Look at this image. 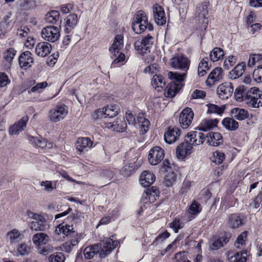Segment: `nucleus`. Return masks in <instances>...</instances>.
<instances>
[{
	"label": "nucleus",
	"mask_w": 262,
	"mask_h": 262,
	"mask_svg": "<svg viewBox=\"0 0 262 262\" xmlns=\"http://www.w3.org/2000/svg\"><path fill=\"white\" fill-rule=\"evenodd\" d=\"M209 6V2L205 1L196 7L195 20L197 24L196 30L199 31L200 35L204 34L208 27V21L207 15L208 14Z\"/></svg>",
	"instance_id": "obj_1"
},
{
	"label": "nucleus",
	"mask_w": 262,
	"mask_h": 262,
	"mask_svg": "<svg viewBox=\"0 0 262 262\" xmlns=\"http://www.w3.org/2000/svg\"><path fill=\"white\" fill-rule=\"evenodd\" d=\"M134 21L132 24V29L137 34H141L146 29L151 31L154 30L153 25L148 20V17L142 10L138 11L134 17Z\"/></svg>",
	"instance_id": "obj_2"
},
{
	"label": "nucleus",
	"mask_w": 262,
	"mask_h": 262,
	"mask_svg": "<svg viewBox=\"0 0 262 262\" xmlns=\"http://www.w3.org/2000/svg\"><path fill=\"white\" fill-rule=\"evenodd\" d=\"M231 236V232L228 231H222L212 235L208 242L209 250L216 251L223 248L228 244Z\"/></svg>",
	"instance_id": "obj_3"
},
{
	"label": "nucleus",
	"mask_w": 262,
	"mask_h": 262,
	"mask_svg": "<svg viewBox=\"0 0 262 262\" xmlns=\"http://www.w3.org/2000/svg\"><path fill=\"white\" fill-rule=\"evenodd\" d=\"M178 166L170 163L168 159L163 160L161 169L164 171V184L167 187L171 186L176 181L177 177Z\"/></svg>",
	"instance_id": "obj_4"
},
{
	"label": "nucleus",
	"mask_w": 262,
	"mask_h": 262,
	"mask_svg": "<svg viewBox=\"0 0 262 262\" xmlns=\"http://www.w3.org/2000/svg\"><path fill=\"white\" fill-rule=\"evenodd\" d=\"M124 37L122 34L117 35L114 38V42L112 46L110 48V51L112 53H114V55L116 56V54H119L118 57L113 61L112 67H116L117 64L124 61L125 56L124 53L120 52V51L123 47Z\"/></svg>",
	"instance_id": "obj_5"
},
{
	"label": "nucleus",
	"mask_w": 262,
	"mask_h": 262,
	"mask_svg": "<svg viewBox=\"0 0 262 262\" xmlns=\"http://www.w3.org/2000/svg\"><path fill=\"white\" fill-rule=\"evenodd\" d=\"M245 101L249 107L258 108L262 106V91L256 87L249 89L245 97Z\"/></svg>",
	"instance_id": "obj_6"
},
{
	"label": "nucleus",
	"mask_w": 262,
	"mask_h": 262,
	"mask_svg": "<svg viewBox=\"0 0 262 262\" xmlns=\"http://www.w3.org/2000/svg\"><path fill=\"white\" fill-rule=\"evenodd\" d=\"M154 37L148 34L143 37L141 40H138L134 43V47L138 52L142 55L149 53L153 45Z\"/></svg>",
	"instance_id": "obj_7"
},
{
	"label": "nucleus",
	"mask_w": 262,
	"mask_h": 262,
	"mask_svg": "<svg viewBox=\"0 0 262 262\" xmlns=\"http://www.w3.org/2000/svg\"><path fill=\"white\" fill-rule=\"evenodd\" d=\"M41 35L45 40L50 42H55L60 36L59 29L54 26L44 27L41 30Z\"/></svg>",
	"instance_id": "obj_8"
},
{
	"label": "nucleus",
	"mask_w": 262,
	"mask_h": 262,
	"mask_svg": "<svg viewBox=\"0 0 262 262\" xmlns=\"http://www.w3.org/2000/svg\"><path fill=\"white\" fill-rule=\"evenodd\" d=\"M68 107L64 104H57L49 113L50 119L54 122L62 120L68 114Z\"/></svg>",
	"instance_id": "obj_9"
},
{
	"label": "nucleus",
	"mask_w": 262,
	"mask_h": 262,
	"mask_svg": "<svg viewBox=\"0 0 262 262\" xmlns=\"http://www.w3.org/2000/svg\"><path fill=\"white\" fill-rule=\"evenodd\" d=\"M165 150L159 146L153 147L149 151L148 160L152 165H157L164 159Z\"/></svg>",
	"instance_id": "obj_10"
},
{
	"label": "nucleus",
	"mask_w": 262,
	"mask_h": 262,
	"mask_svg": "<svg viewBox=\"0 0 262 262\" xmlns=\"http://www.w3.org/2000/svg\"><path fill=\"white\" fill-rule=\"evenodd\" d=\"M194 117V113L190 107H185L179 115V122L183 129L188 128L191 125Z\"/></svg>",
	"instance_id": "obj_11"
},
{
	"label": "nucleus",
	"mask_w": 262,
	"mask_h": 262,
	"mask_svg": "<svg viewBox=\"0 0 262 262\" xmlns=\"http://www.w3.org/2000/svg\"><path fill=\"white\" fill-rule=\"evenodd\" d=\"M181 130L176 126H168L164 134L165 142L171 144L177 141L181 136Z\"/></svg>",
	"instance_id": "obj_12"
},
{
	"label": "nucleus",
	"mask_w": 262,
	"mask_h": 262,
	"mask_svg": "<svg viewBox=\"0 0 262 262\" xmlns=\"http://www.w3.org/2000/svg\"><path fill=\"white\" fill-rule=\"evenodd\" d=\"M184 140L189 142L191 146L202 144L205 141V135L203 133L194 130L188 133L184 137Z\"/></svg>",
	"instance_id": "obj_13"
},
{
	"label": "nucleus",
	"mask_w": 262,
	"mask_h": 262,
	"mask_svg": "<svg viewBox=\"0 0 262 262\" xmlns=\"http://www.w3.org/2000/svg\"><path fill=\"white\" fill-rule=\"evenodd\" d=\"M105 127L112 129L117 132H124L127 127L126 122L125 118L118 117L114 121H104Z\"/></svg>",
	"instance_id": "obj_14"
},
{
	"label": "nucleus",
	"mask_w": 262,
	"mask_h": 262,
	"mask_svg": "<svg viewBox=\"0 0 262 262\" xmlns=\"http://www.w3.org/2000/svg\"><path fill=\"white\" fill-rule=\"evenodd\" d=\"M18 62L22 69L24 70L29 69L34 63L32 54L29 51L22 52L18 56Z\"/></svg>",
	"instance_id": "obj_15"
},
{
	"label": "nucleus",
	"mask_w": 262,
	"mask_h": 262,
	"mask_svg": "<svg viewBox=\"0 0 262 262\" xmlns=\"http://www.w3.org/2000/svg\"><path fill=\"white\" fill-rule=\"evenodd\" d=\"M234 88L231 82H224L217 87L216 91L219 97L223 100L228 99L233 94Z\"/></svg>",
	"instance_id": "obj_16"
},
{
	"label": "nucleus",
	"mask_w": 262,
	"mask_h": 262,
	"mask_svg": "<svg viewBox=\"0 0 262 262\" xmlns=\"http://www.w3.org/2000/svg\"><path fill=\"white\" fill-rule=\"evenodd\" d=\"M224 76V71L222 68H215L209 74L206 80V84L208 86L214 85L222 79Z\"/></svg>",
	"instance_id": "obj_17"
},
{
	"label": "nucleus",
	"mask_w": 262,
	"mask_h": 262,
	"mask_svg": "<svg viewBox=\"0 0 262 262\" xmlns=\"http://www.w3.org/2000/svg\"><path fill=\"white\" fill-rule=\"evenodd\" d=\"M190 62L189 59L183 56H174L171 58L170 64L174 69L184 70L188 69L189 67Z\"/></svg>",
	"instance_id": "obj_18"
},
{
	"label": "nucleus",
	"mask_w": 262,
	"mask_h": 262,
	"mask_svg": "<svg viewBox=\"0 0 262 262\" xmlns=\"http://www.w3.org/2000/svg\"><path fill=\"white\" fill-rule=\"evenodd\" d=\"M117 241L113 239V236L108 238L99 252L100 257L101 258H105L107 255L117 246Z\"/></svg>",
	"instance_id": "obj_19"
},
{
	"label": "nucleus",
	"mask_w": 262,
	"mask_h": 262,
	"mask_svg": "<svg viewBox=\"0 0 262 262\" xmlns=\"http://www.w3.org/2000/svg\"><path fill=\"white\" fill-rule=\"evenodd\" d=\"M192 149V146H191V144L184 140L176 148V152L177 158L181 160L185 159L187 156L190 155Z\"/></svg>",
	"instance_id": "obj_20"
},
{
	"label": "nucleus",
	"mask_w": 262,
	"mask_h": 262,
	"mask_svg": "<svg viewBox=\"0 0 262 262\" xmlns=\"http://www.w3.org/2000/svg\"><path fill=\"white\" fill-rule=\"evenodd\" d=\"M152 8L155 22L159 26L164 25L166 22V18L163 8L158 4H155Z\"/></svg>",
	"instance_id": "obj_21"
},
{
	"label": "nucleus",
	"mask_w": 262,
	"mask_h": 262,
	"mask_svg": "<svg viewBox=\"0 0 262 262\" xmlns=\"http://www.w3.org/2000/svg\"><path fill=\"white\" fill-rule=\"evenodd\" d=\"M205 141L210 146H218L223 143L221 134L217 132H210L205 135Z\"/></svg>",
	"instance_id": "obj_22"
},
{
	"label": "nucleus",
	"mask_w": 262,
	"mask_h": 262,
	"mask_svg": "<svg viewBox=\"0 0 262 262\" xmlns=\"http://www.w3.org/2000/svg\"><path fill=\"white\" fill-rule=\"evenodd\" d=\"M29 117L28 116H25L15 122L13 125L9 127V134L10 135H18L26 126Z\"/></svg>",
	"instance_id": "obj_23"
},
{
	"label": "nucleus",
	"mask_w": 262,
	"mask_h": 262,
	"mask_svg": "<svg viewBox=\"0 0 262 262\" xmlns=\"http://www.w3.org/2000/svg\"><path fill=\"white\" fill-rule=\"evenodd\" d=\"M68 222L66 221L59 224L55 230V233L58 234L62 233L63 237L74 234L75 231L74 230L73 224H69Z\"/></svg>",
	"instance_id": "obj_24"
},
{
	"label": "nucleus",
	"mask_w": 262,
	"mask_h": 262,
	"mask_svg": "<svg viewBox=\"0 0 262 262\" xmlns=\"http://www.w3.org/2000/svg\"><path fill=\"white\" fill-rule=\"evenodd\" d=\"M146 194L149 200V203H147L148 201L145 202L143 206H141L140 209L137 211V215L140 216L142 214L144 210L146 208V205H149L150 203H154L156 200V197H159V191L154 187H151L150 189H148L146 190Z\"/></svg>",
	"instance_id": "obj_25"
},
{
	"label": "nucleus",
	"mask_w": 262,
	"mask_h": 262,
	"mask_svg": "<svg viewBox=\"0 0 262 262\" xmlns=\"http://www.w3.org/2000/svg\"><path fill=\"white\" fill-rule=\"evenodd\" d=\"M93 142L88 137H79L75 144L76 149L81 154L92 147Z\"/></svg>",
	"instance_id": "obj_26"
},
{
	"label": "nucleus",
	"mask_w": 262,
	"mask_h": 262,
	"mask_svg": "<svg viewBox=\"0 0 262 262\" xmlns=\"http://www.w3.org/2000/svg\"><path fill=\"white\" fill-rule=\"evenodd\" d=\"M202 211V206L197 201L194 200L187 208L186 212L189 214V221L195 219Z\"/></svg>",
	"instance_id": "obj_27"
},
{
	"label": "nucleus",
	"mask_w": 262,
	"mask_h": 262,
	"mask_svg": "<svg viewBox=\"0 0 262 262\" xmlns=\"http://www.w3.org/2000/svg\"><path fill=\"white\" fill-rule=\"evenodd\" d=\"M64 32L67 34L70 33L77 25L79 18L77 15L75 13H71L65 18Z\"/></svg>",
	"instance_id": "obj_28"
},
{
	"label": "nucleus",
	"mask_w": 262,
	"mask_h": 262,
	"mask_svg": "<svg viewBox=\"0 0 262 262\" xmlns=\"http://www.w3.org/2000/svg\"><path fill=\"white\" fill-rule=\"evenodd\" d=\"M244 224L243 217L239 213H234L229 216L227 224L229 227L235 229L240 227Z\"/></svg>",
	"instance_id": "obj_29"
},
{
	"label": "nucleus",
	"mask_w": 262,
	"mask_h": 262,
	"mask_svg": "<svg viewBox=\"0 0 262 262\" xmlns=\"http://www.w3.org/2000/svg\"><path fill=\"white\" fill-rule=\"evenodd\" d=\"M29 141L35 146L42 149H50L53 147V143L48 142L41 137H29Z\"/></svg>",
	"instance_id": "obj_30"
},
{
	"label": "nucleus",
	"mask_w": 262,
	"mask_h": 262,
	"mask_svg": "<svg viewBox=\"0 0 262 262\" xmlns=\"http://www.w3.org/2000/svg\"><path fill=\"white\" fill-rule=\"evenodd\" d=\"M155 174L147 170L143 171L140 176L141 185L144 187H149L155 181Z\"/></svg>",
	"instance_id": "obj_31"
},
{
	"label": "nucleus",
	"mask_w": 262,
	"mask_h": 262,
	"mask_svg": "<svg viewBox=\"0 0 262 262\" xmlns=\"http://www.w3.org/2000/svg\"><path fill=\"white\" fill-rule=\"evenodd\" d=\"M52 50L51 45L47 41L38 43L35 48V53L40 57H46L48 55Z\"/></svg>",
	"instance_id": "obj_32"
},
{
	"label": "nucleus",
	"mask_w": 262,
	"mask_h": 262,
	"mask_svg": "<svg viewBox=\"0 0 262 262\" xmlns=\"http://www.w3.org/2000/svg\"><path fill=\"white\" fill-rule=\"evenodd\" d=\"M219 121L217 119H203L197 128L201 132H206L213 129L217 126Z\"/></svg>",
	"instance_id": "obj_33"
},
{
	"label": "nucleus",
	"mask_w": 262,
	"mask_h": 262,
	"mask_svg": "<svg viewBox=\"0 0 262 262\" xmlns=\"http://www.w3.org/2000/svg\"><path fill=\"white\" fill-rule=\"evenodd\" d=\"M184 84H177L175 81L170 82L165 89L164 95L166 97L172 98L182 89Z\"/></svg>",
	"instance_id": "obj_34"
},
{
	"label": "nucleus",
	"mask_w": 262,
	"mask_h": 262,
	"mask_svg": "<svg viewBox=\"0 0 262 262\" xmlns=\"http://www.w3.org/2000/svg\"><path fill=\"white\" fill-rule=\"evenodd\" d=\"M230 113L232 117L238 121L249 119V112L244 108L234 107L231 110Z\"/></svg>",
	"instance_id": "obj_35"
},
{
	"label": "nucleus",
	"mask_w": 262,
	"mask_h": 262,
	"mask_svg": "<svg viewBox=\"0 0 262 262\" xmlns=\"http://www.w3.org/2000/svg\"><path fill=\"white\" fill-rule=\"evenodd\" d=\"M137 124H138L140 134L144 135L149 129L150 122L146 119L143 114H139L137 118Z\"/></svg>",
	"instance_id": "obj_36"
},
{
	"label": "nucleus",
	"mask_w": 262,
	"mask_h": 262,
	"mask_svg": "<svg viewBox=\"0 0 262 262\" xmlns=\"http://www.w3.org/2000/svg\"><path fill=\"white\" fill-rule=\"evenodd\" d=\"M151 83L154 89L158 92L163 90L166 85L165 78L161 74H155L153 76Z\"/></svg>",
	"instance_id": "obj_37"
},
{
	"label": "nucleus",
	"mask_w": 262,
	"mask_h": 262,
	"mask_svg": "<svg viewBox=\"0 0 262 262\" xmlns=\"http://www.w3.org/2000/svg\"><path fill=\"white\" fill-rule=\"evenodd\" d=\"M17 51L13 48L6 49L3 53V62L6 66L10 67L13 63V60L16 56Z\"/></svg>",
	"instance_id": "obj_38"
},
{
	"label": "nucleus",
	"mask_w": 262,
	"mask_h": 262,
	"mask_svg": "<svg viewBox=\"0 0 262 262\" xmlns=\"http://www.w3.org/2000/svg\"><path fill=\"white\" fill-rule=\"evenodd\" d=\"M45 20L47 23L52 24L60 25V13L58 11L52 10L48 12L45 17Z\"/></svg>",
	"instance_id": "obj_39"
},
{
	"label": "nucleus",
	"mask_w": 262,
	"mask_h": 262,
	"mask_svg": "<svg viewBox=\"0 0 262 262\" xmlns=\"http://www.w3.org/2000/svg\"><path fill=\"white\" fill-rule=\"evenodd\" d=\"M101 245L100 244L92 245L86 247L83 250V254L85 258L91 259L94 256L100 251Z\"/></svg>",
	"instance_id": "obj_40"
},
{
	"label": "nucleus",
	"mask_w": 262,
	"mask_h": 262,
	"mask_svg": "<svg viewBox=\"0 0 262 262\" xmlns=\"http://www.w3.org/2000/svg\"><path fill=\"white\" fill-rule=\"evenodd\" d=\"M211 64H209V58L208 57L203 58L199 62L198 68V74L199 76L205 75L209 70Z\"/></svg>",
	"instance_id": "obj_41"
},
{
	"label": "nucleus",
	"mask_w": 262,
	"mask_h": 262,
	"mask_svg": "<svg viewBox=\"0 0 262 262\" xmlns=\"http://www.w3.org/2000/svg\"><path fill=\"white\" fill-rule=\"evenodd\" d=\"M246 64L242 62L236 65L229 73V77L232 79H236L241 77L245 72Z\"/></svg>",
	"instance_id": "obj_42"
},
{
	"label": "nucleus",
	"mask_w": 262,
	"mask_h": 262,
	"mask_svg": "<svg viewBox=\"0 0 262 262\" xmlns=\"http://www.w3.org/2000/svg\"><path fill=\"white\" fill-rule=\"evenodd\" d=\"M222 124L226 129L230 131L235 130L239 127L238 122L232 117L225 118L222 121Z\"/></svg>",
	"instance_id": "obj_43"
},
{
	"label": "nucleus",
	"mask_w": 262,
	"mask_h": 262,
	"mask_svg": "<svg viewBox=\"0 0 262 262\" xmlns=\"http://www.w3.org/2000/svg\"><path fill=\"white\" fill-rule=\"evenodd\" d=\"M50 240L49 236L45 233L40 232L33 235L32 241L37 245H46Z\"/></svg>",
	"instance_id": "obj_44"
},
{
	"label": "nucleus",
	"mask_w": 262,
	"mask_h": 262,
	"mask_svg": "<svg viewBox=\"0 0 262 262\" xmlns=\"http://www.w3.org/2000/svg\"><path fill=\"white\" fill-rule=\"evenodd\" d=\"M224 55V51L222 48L215 47L210 52L209 58L212 61L216 62L223 59Z\"/></svg>",
	"instance_id": "obj_45"
},
{
	"label": "nucleus",
	"mask_w": 262,
	"mask_h": 262,
	"mask_svg": "<svg viewBox=\"0 0 262 262\" xmlns=\"http://www.w3.org/2000/svg\"><path fill=\"white\" fill-rule=\"evenodd\" d=\"M249 90V89L244 85L238 86L234 93L235 99L239 102L245 101V97Z\"/></svg>",
	"instance_id": "obj_46"
},
{
	"label": "nucleus",
	"mask_w": 262,
	"mask_h": 262,
	"mask_svg": "<svg viewBox=\"0 0 262 262\" xmlns=\"http://www.w3.org/2000/svg\"><path fill=\"white\" fill-rule=\"evenodd\" d=\"M103 110H104L106 118L112 119L116 116L120 112V108L116 104L107 105L106 107L104 106Z\"/></svg>",
	"instance_id": "obj_47"
},
{
	"label": "nucleus",
	"mask_w": 262,
	"mask_h": 262,
	"mask_svg": "<svg viewBox=\"0 0 262 262\" xmlns=\"http://www.w3.org/2000/svg\"><path fill=\"white\" fill-rule=\"evenodd\" d=\"M137 169V167L135 165V163H130L126 164L120 170V174L124 177H129L133 174Z\"/></svg>",
	"instance_id": "obj_48"
},
{
	"label": "nucleus",
	"mask_w": 262,
	"mask_h": 262,
	"mask_svg": "<svg viewBox=\"0 0 262 262\" xmlns=\"http://www.w3.org/2000/svg\"><path fill=\"white\" fill-rule=\"evenodd\" d=\"M206 106L208 107L207 113L216 114L219 115H221L224 113L226 108L224 105L219 106L212 103H209Z\"/></svg>",
	"instance_id": "obj_49"
},
{
	"label": "nucleus",
	"mask_w": 262,
	"mask_h": 262,
	"mask_svg": "<svg viewBox=\"0 0 262 262\" xmlns=\"http://www.w3.org/2000/svg\"><path fill=\"white\" fill-rule=\"evenodd\" d=\"M185 76V74H179L172 72L168 73L169 78L172 80V81L176 82L177 84H183L182 82L184 81Z\"/></svg>",
	"instance_id": "obj_50"
},
{
	"label": "nucleus",
	"mask_w": 262,
	"mask_h": 262,
	"mask_svg": "<svg viewBox=\"0 0 262 262\" xmlns=\"http://www.w3.org/2000/svg\"><path fill=\"white\" fill-rule=\"evenodd\" d=\"M225 159V154L220 151H216L213 153L211 160L217 164H221Z\"/></svg>",
	"instance_id": "obj_51"
},
{
	"label": "nucleus",
	"mask_w": 262,
	"mask_h": 262,
	"mask_svg": "<svg viewBox=\"0 0 262 262\" xmlns=\"http://www.w3.org/2000/svg\"><path fill=\"white\" fill-rule=\"evenodd\" d=\"M247 251H243L241 253H236L231 258L230 262H246L247 261Z\"/></svg>",
	"instance_id": "obj_52"
},
{
	"label": "nucleus",
	"mask_w": 262,
	"mask_h": 262,
	"mask_svg": "<svg viewBox=\"0 0 262 262\" xmlns=\"http://www.w3.org/2000/svg\"><path fill=\"white\" fill-rule=\"evenodd\" d=\"M170 236V233H169L167 230H165L164 232L159 233L155 238L153 242V244L157 245L159 244H161Z\"/></svg>",
	"instance_id": "obj_53"
},
{
	"label": "nucleus",
	"mask_w": 262,
	"mask_h": 262,
	"mask_svg": "<svg viewBox=\"0 0 262 262\" xmlns=\"http://www.w3.org/2000/svg\"><path fill=\"white\" fill-rule=\"evenodd\" d=\"M49 260L50 262H64L66 256L62 252H56L49 256Z\"/></svg>",
	"instance_id": "obj_54"
},
{
	"label": "nucleus",
	"mask_w": 262,
	"mask_h": 262,
	"mask_svg": "<svg viewBox=\"0 0 262 262\" xmlns=\"http://www.w3.org/2000/svg\"><path fill=\"white\" fill-rule=\"evenodd\" d=\"M237 201V199L234 197H229L224 200H222L221 205L225 206V209L235 206V203Z\"/></svg>",
	"instance_id": "obj_55"
},
{
	"label": "nucleus",
	"mask_w": 262,
	"mask_h": 262,
	"mask_svg": "<svg viewBox=\"0 0 262 262\" xmlns=\"http://www.w3.org/2000/svg\"><path fill=\"white\" fill-rule=\"evenodd\" d=\"M247 235L248 232L245 231L237 236L235 243L237 248H239L240 245L242 246L245 245V242L247 241Z\"/></svg>",
	"instance_id": "obj_56"
},
{
	"label": "nucleus",
	"mask_w": 262,
	"mask_h": 262,
	"mask_svg": "<svg viewBox=\"0 0 262 262\" xmlns=\"http://www.w3.org/2000/svg\"><path fill=\"white\" fill-rule=\"evenodd\" d=\"M169 227L173 230L175 233H177L179 230L184 227V225L183 223L181 222L180 219L176 217L172 222L170 223Z\"/></svg>",
	"instance_id": "obj_57"
},
{
	"label": "nucleus",
	"mask_w": 262,
	"mask_h": 262,
	"mask_svg": "<svg viewBox=\"0 0 262 262\" xmlns=\"http://www.w3.org/2000/svg\"><path fill=\"white\" fill-rule=\"evenodd\" d=\"M29 226L32 230L44 231L47 229V225H43L42 223L35 220L31 222Z\"/></svg>",
	"instance_id": "obj_58"
},
{
	"label": "nucleus",
	"mask_w": 262,
	"mask_h": 262,
	"mask_svg": "<svg viewBox=\"0 0 262 262\" xmlns=\"http://www.w3.org/2000/svg\"><path fill=\"white\" fill-rule=\"evenodd\" d=\"M262 59V55L260 54H253L250 55L248 62V67H252L257 62H258Z\"/></svg>",
	"instance_id": "obj_59"
},
{
	"label": "nucleus",
	"mask_w": 262,
	"mask_h": 262,
	"mask_svg": "<svg viewBox=\"0 0 262 262\" xmlns=\"http://www.w3.org/2000/svg\"><path fill=\"white\" fill-rule=\"evenodd\" d=\"M236 60L237 59L236 57L233 55L228 56V57L224 60L223 63L224 68L225 70H229L235 64Z\"/></svg>",
	"instance_id": "obj_60"
},
{
	"label": "nucleus",
	"mask_w": 262,
	"mask_h": 262,
	"mask_svg": "<svg viewBox=\"0 0 262 262\" xmlns=\"http://www.w3.org/2000/svg\"><path fill=\"white\" fill-rule=\"evenodd\" d=\"M253 78L257 82H262V64L258 66L253 72Z\"/></svg>",
	"instance_id": "obj_61"
},
{
	"label": "nucleus",
	"mask_w": 262,
	"mask_h": 262,
	"mask_svg": "<svg viewBox=\"0 0 262 262\" xmlns=\"http://www.w3.org/2000/svg\"><path fill=\"white\" fill-rule=\"evenodd\" d=\"M30 251V247L26 244H21L17 248V253L20 255H25Z\"/></svg>",
	"instance_id": "obj_62"
},
{
	"label": "nucleus",
	"mask_w": 262,
	"mask_h": 262,
	"mask_svg": "<svg viewBox=\"0 0 262 262\" xmlns=\"http://www.w3.org/2000/svg\"><path fill=\"white\" fill-rule=\"evenodd\" d=\"M11 82L7 74L5 72H0V88L6 86Z\"/></svg>",
	"instance_id": "obj_63"
},
{
	"label": "nucleus",
	"mask_w": 262,
	"mask_h": 262,
	"mask_svg": "<svg viewBox=\"0 0 262 262\" xmlns=\"http://www.w3.org/2000/svg\"><path fill=\"white\" fill-rule=\"evenodd\" d=\"M93 119L97 120L101 118L106 119L103 107L101 109H97L92 114Z\"/></svg>",
	"instance_id": "obj_64"
}]
</instances>
